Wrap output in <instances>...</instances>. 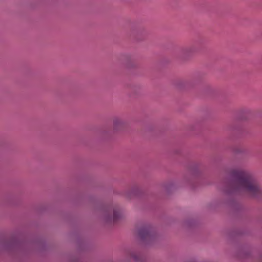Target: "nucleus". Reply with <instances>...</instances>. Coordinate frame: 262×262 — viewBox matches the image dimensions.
Here are the masks:
<instances>
[{"label": "nucleus", "instance_id": "f257e3e1", "mask_svg": "<svg viewBox=\"0 0 262 262\" xmlns=\"http://www.w3.org/2000/svg\"><path fill=\"white\" fill-rule=\"evenodd\" d=\"M231 175L229 186L232 191L254 198L262 196V187L252 173L243 169H234Z\"/></svg>", "mask_w": 262, "mask_h": 262}, {"label": "nucleus", "instance_id": "f03ea898", "mask_svg": "<svg viewBox=\"0 0 262 262\" xmlns=\"http://www.w3.org/2000/svg\"><path fill=\"white\" fill-rule=\"evenodd\" d=\"M137 235L142 242L146 243L156 239L159 234L155 227L150 224H146L138 228Z\"/></svg>", "mask_w": 262, "mask_h": 262}, {"label": "nucleus", "instance_id": "7ed1b4c3", "mask_svg": "<svg viewBox=\"0 0 262 262\" xmlns=\"http://www.w3.org/2000/svg\"><path fill=\"white\" fill-rule=\"evenodd\" d=\"M120 211L117 209L110 207H104L101 210V220L107 225H112L122 219Z\"/></svg>", "mask_w": 262, "mask_h": 262}, {"label": "nucleus", "instance_id": "20e7f679", "mask_svg": "<svg viewBox=\"0 0 262 262\" xmlns=\"http://www.w3.org/2000/svg\"><path fill=\"white\" fill-rule=\"evenodd\" d=\"M112 128L114 133H118L126 130L129 124L126 120L119 116L112 118Z\"/></svg>", "mask_w": 262, "mask_h": 262}, {"label": "nucleus", "instance_id": "39448f33", "mask_svg": "<svg viewBox=\"0 0 262 262\" xmlns=\"http://www.w3.org/2000/svg\"><path fill=\"white\" fill-rule=\"evenodd\" d=\"M121 61L125 69L128 70L137 69L139 66L134 58L133 55L125 54L122 55Z\"/></svg>", "mask_w": 262, "mask_h": 262}, {"label": "nucleus", "instance_id": "423d86ee", "mask_svg": "<svg viewBox=\"0 0 262 262\" xmlns=\"http://www.w3.org/2000/svg\"><path fill=\"white\" fill-rule=\"evenodd\" d=\"M235 255L240 258H247L252 255V250L246 245H239L236 247Z\"/></svg>", "mask_w": 262, "mask_h": 262}, {"label": "nucleus", "instance_id": "0eeeda50", "mask_svg": "<svg viewBox=\"0 0 262 262\" xmlns=\"http://www.w3.org/2000/svg\"><path fill=\"white\" fill-rule=\"evenodd\" d=\"M126 257L128 259H133L135 261H140L142 260V257L137 251L133 249L129 250L126 252Z\"/></svg>", "mask_w": 262, "mask_h": 262}, {"label": "nucleus", "instance_id": "6e6552de", "mask_svg": "<svg viewBox=\"0 0 262 262\" xmlns=\"http://www.w3.org/2000/svg\"><path fill=\"white\" fill-rule=\"evenodd\" d=\"M178 186L177 183L175 181H172L165 182L162 184L163 188L167 193L177 189Z\"/></svg>", "mask_w": 262, "mask_h": 262}, {"label": "nucleus", "instance_id": "1a4fd4ad", "mask_svg": "<svg viewBox=\"0 0 262 262\" xmlns=\"http://www.w3.org/2000/svg\"><path fill=\"white\" fill-rule=\"evenodd\" d=\"M251 115V112L247 110H239L236 116V118L238 120L245 121L247 120Z\"/></svg>", "mask_w": 262, "mask_h": 262}, {"label": "nucleus", "instance_id": "9d476101", "mask_svg": "<svg viewBox=\"0 0 262 262\" xmlns=\"http://www.w3.org/2000/svg\"><path fill=\"white\" fill-rule=\"evenodd\" d=\"M142 193V190L140 187L138 186H134L131 188L130 191L128 192L127 195L128 197H131L132 195L138 196Z\"/></svg>", "mask_w": 262, "mask_h": 262}, {"label": "nucleus", "instance_id": "9b49d317", "mask_svg": "<svg viewBox=\"0 0 262 262\" xmlns=\"http://www.w3.org/2000/svg\"><path fill=\"white\" fill-rule=\"evenodd\" d=\"M182 226L185 228H190L195 225V222L193 219L187 218L182 222Z\"/></svg>", "mask_w": 262, "mask_h": 262}, {"label": "nucleus", "instance_id": "f8f14e48", "mask_svg": "<svg viewBox=\"0 0 262 262\" xmlns=\"http://www.w3.org/2000/svg\"><path fill=\"white\" fill-rule=\"evenodd\" d=\"M130 30L134 36H137L142 31V29L136 24H133L130 27Z\"/></svg>", "mask_w": 262, "mask_h": 262}, {"label": "nucleus", "instance_id": "ddd939ff", "mask_svg": "<svg viewBox=\"0 0 262 262\" xmlns=\"http://www.w3.org/2000/svg\"><path fill=\"white\" fill-rule=\"evenodd\" d=\"M174 85L178 89H181L185 87L186 82L182 80H177L174 82Z\"/></svg>", "mask_w": 262, "mask_h": 262}, {"label": "nucleus", "instance_id": "4468645a", "mask_svg": "<svg viewBox=\"0 0 262 262\" xmlns=\"http://www.w3.org/2000/svg\"><path fill=\"white\" fill-rule=\"evenodd\" d=\"M233 150L234 153L236 154H244L246 151V150L245 148L241 147H235L233 149Z\"/></svg>", "mask_w": 262, "mask_h": 262}, {"label": "nucleus", "instance_id": "2eb2a0df", "mask_svg": "<svg viewBox=\"0 0 262 262\" xmlns=\"http://www.w3.org/2000/svg\"><path fill=\"white\" fill-rule=\"evenodd\" d=\"M194 49L192 47L185 48L183 50V52L185 54L192 53L194 52Z\"/></svg>", "mask_w": 262, "mask_h": 262}, {"label": "nucleus", "instance_id": "dca6fc26", "mask_svg": "<svg viewBox=\"0 0 262 262\" xmlns=\"http://www.w3.org/2000/svg\"><path fill=\"white\" fill-rule=\"evenodd\" d=\"M1 245L3 249L8 250L9 249L10 243L8 242H3Z\"/></svg>", "mask_w": 262, "mask_h": 262}, {"label": "nucleus", "instance_id": "f3484780", "mask_svg": "<svg viewBox=\"0 0 262 262\" xmlns=\"http://www.w3.org/2000/svg\"><path fill=\"white\" fill-rule=\"evenodd\" d=\"M200 167V164L198 163L193 164L191 166V169L193 172H195V169L199 168Z\"/></svg>", "mask_w": 262, "mask_h": 262}, {"label": "nucleus", "instance_id": "a211bd4d", "mask_svg": "<svg viewBox=\"0 0 262 262\" xmlns=\"http://www.w3.org/2000/svg\"><path fill=\"white\" fill-rule=\"evenodd\" d=\"M132 90L133 91L136 92L137 91H139L141 90V87L137 85L133 86Z\"/></svg>", "mask_w": 262, "mask_h": 262}, {"label": "nucleus", "instance_id": "6ab92c4d", "mask_svg": "<svg viewBox=\"0 0 262 262\" xmlns=\"http://www.w3.org/2000/svg\"><path fill=\"white\" fill-rule=\"evenodd\" d=\"M228 129H229V130H233V126H232V125H229V126H228Z\"/></svg>", "mask_w": 262, "mask_h": 262}, {"label": "nucleus", "instance_id": "aec40b11", "mask_svg": "<svg viewBox=\"0 0 262 262\" xmlns=\"http://www.w3.org/2000/svg\"><path fill=\"white\" fill-rule=\"evenodd\" d=\"M189 262H196L195 261H190Z\"/></svg>", "mask_w": 262, "mask_h": 262}]
</instances>
